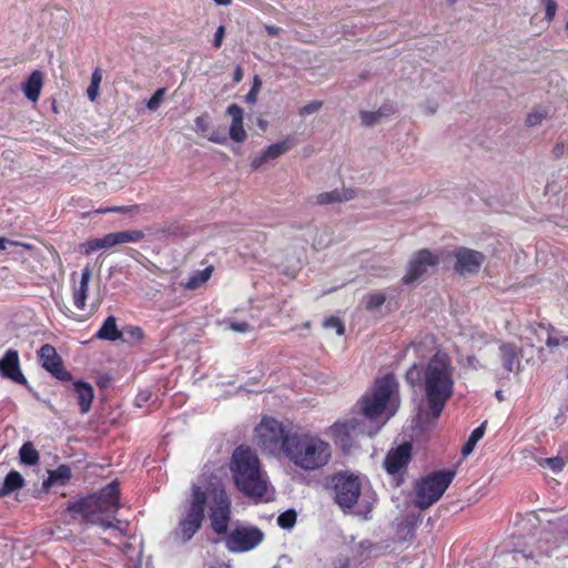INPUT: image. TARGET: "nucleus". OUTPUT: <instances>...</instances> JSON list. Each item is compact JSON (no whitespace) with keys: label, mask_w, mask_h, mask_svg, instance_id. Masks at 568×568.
<instances>
[{"label":"nucleus","mask_w":568,"mask_h":568,"mask_svg":"<svg viewBox=\"0 0 568 568\" xmlns=\"http://www.w3.org/2000/svg\"><path fill=\"white\" fill-rule=\"evenodd\" d=\"M398 382L393 374L375 379L374 386L361 398L357 414V435L373 437L399 407Z\"/></svg>","instance_id":"1"},{"label":"nucleus","mask_w":568,"mask_h":568,"mask_svg":"<svg viewBox=\"0 0 568 568\" xmlns=\"http://www.w3.org/2000/svg\"><path fill=\"white\" fill-rule=\"evenodd\" d=\"M283 454L296 468L315 471L329 464L331 444L312 432H290L283 442Z\"/></svg>","instance_id":"2"},{"label":"nucleus","mask_w":568,"mask_h":568,"mask_svg":"<svg viewBox=\"0 0 568 568\" xmlns=\"http://www.w3.org/2000/svg\"><path fill=\"white\" fill-rule=\"evenodd\" d=\"M454 366L446 353L437 352L424 372L425 392L430 410L438 416L453 395Z\"/></svg>","instance_id":"3"},{"label":"nucleus","mask_w":568,"mask_h":568,"mask_svg":"<svg viewBox=\"0 0 568 568\" xmlns=\"http://www.w3.org/2000/svg\"><path fill=\"white\" fill-rule=\"evenodd\" d=\"M231 470L236 487L245 495L262 498L267 490L265 474L261 470L257 456L250 448L239 447L234 450Z\"/></svg>","instance_id":"4"},{"label":"nucleus","mask_w":568,"mask_h":568,"mask_svg":"<svg viewBox=\"0 0 568 568\" xmlns=\"http://www.w3.org/2000/svg\"><path fill=\"white\" fill-rule=\"evenodd\" d=\"M118 483L112 481L105 486L99 494L88 496L79 501L69 505L68 509L80 514L87 521L100 525L103 528L114 527V513L119 508Z\"/></svg>","instance_id":"5"},{"label":"nucleus","mask_w":568,"mask_h":568,"mask_svg":"<svg viewBox=\"0 0 568 568\" xmlns=\"http://www.w3.org/2000/svg\"><path fill=\"white\" fill-rule=\"evenodd\" d=\"M455 477L453 470L435 471L415 485V505L419 509H427L434 505L446 491Z\"/></svg>","instance_id":"6"},{"label":"nucleus","mask_w":568,"mask_h":568,"mask_svg":"<svg viewBox=\"0 0 568 568\" xmlns=\"http://www.w3.org/2000/svg\"><path fill=\"white\" fill-rule=\"evenodd\" d=\"M206 495L200 487L194 486L190 505L179 520L174 536L178 540L186 542L197 532L204 518Z\"/></svg>","instance_id":"7"},{"label":"nucleus","mask_w":568,"mask_h":568,"mask_svg":"<svg viewBox=\"0 0 568 568\" xmlns=\"http://www.w3.org/2000/svg\"><path fill=\"white\" fill-rule=\"evenodd\" d=\"M328 483L335 503L344 513H352L355 506V475L348 470L336 471Z\"/></svg>","instance_id":"8"},{"label":"nucleus","mask_w":568,"mask_h":568,"mask_svg":"<svg viewBox=\"0 0 568 568\" xmlns=\"http://www.w3.org/2000/svg\"><path fill=\"white\" fill-rule=\"evenodd\" d=\"M287 433L282 423L265 417L254 429V440L264 452L273 454L278 447L283 452V442Z\"/></svg>","instance_id":"9"},{"label":"nucleus","mask_w":568,"mask_h":568,"mask_svg":"<svg viewBox=\"0 0 568 568\" xmlns=\"http://www.w3.org/2000/svg\"><path fill=\"white\" fill-rule=\"evenodd\" d=\"M264 539V534L256 527L239 526L225 538V546L232 552H245L257 547Z\"/></svg>","instance_id":"10"},{"label":"nucleus","mask_w":568,"mask_h":568,"mask_svg":"<svg viewBox=\"0 0 568 568\" xmlns=\"http://www.w3.org/2000/svg\"><path fill=\"white\" fill-rule=\"evenodd\" d=\"M231 519V501L224 490H215L210 504L211 527L217 535H225Z\"/></svg>","instance_id":"11"},{"label":"nucleus","mask_w":568,"mask_h":568,"mask_svg":"<svg viewBox=\"0 0 568 568\" xmlns=\"http://www.w3.org/2000/svg\"><path fill=\"white\" fill-rule=\"evenodd\" d=\"M439 263L437 254L428 251L420 250L413 254L410 257L406 274L403 277L405 284H412L422 280L426 274L429 273Z\"/></svg>","instance_id":"12"},{"label":"nucleus","mask_w":568,"mask_h":568,"mask_svg":"<svg viewBox=\"0 0 568 568\" xmlns=\"http://www.w3.org/2000/svg\"><path fill=\"white\" fill-rule=\"evenodd\" d=\"M455 257V268L462 275L477 273L485 261V256L480 252L467 247H459Z\"/></svg>","instance_id":"13"},{"label":"nucleus","mask_w":568,"mask_h":568,"mask_svg":"<svg viewBox=\"0 0 568 568\" xmlns=\"http://www.w3.org/2000/svg\"><path fill=\"white\" fill-rule=\"evenodd\" d=\"M39 357L43 368L54 377L61 381L71 379V375L64 369L62 361L53 346L44 344L39 351Z\"/></svg>","instance_id":"14"},{"label":"nucleus","mask_w":568,"mask_h":568,"mask_svg":"<svg viewBox=\"0 0 568 568\" xmlns=\"http://www.w3.org/2000/svg\"><path fill=\"white\" fill-rule=\"evenodd\" d=\"M412 457V445L404 443L394 449H390L385 458L384 466L388 474H399L405 469Z\"/></svg>","instance_id":"15"},{"label":"nucleus","mask_w":568,"mask_h":568,"mask_svg":"<svg viewBox=\"0 0 568 568\" xmlns=\"http://www.w3.org/2000/svg\"><path fill=\"white\" fill-rule=\"evenodd\" d=\"M293 146V139L291 136H286L280 142L268 145L264 149L261 154L256 155L252 159L251 166L253 170H258L265 163L280 158L285 154Z\"/></svg>","instance_id":"16"},{"label":"nucleus","mask_w":568,"mask_h":568,"mask_svg":"<svg viewBox=\"0 0 568 568\" xmlns=\"http://www.w3.org/2000/svg\"><path fill=\"white\" fill-rule=\"evenodd\" d=\"M355 433L354 418L338 420L331 427V436L336 445L343 450H351L353 447V434Z\"/></svg>","instance_id":"17"},{"label":"nucleus","mask_w":568,"mask_h":568,"mask_svg":"<svg viewBox=\"0 0 568 568\" xmlns=\"http://www.w3.org/2000/svg\"><path fill=\"white\" fill-rule=\"evenodd\" d=\"M226 114L231 116V124L229 129L230 139L236 143H243L247 138V133L243 123V109L240 105L233 103L227 106Z\"/></svg>","instance_id":"18"},{"label":"nucleus","mask_w":568,"mask_h":568,"mask_svg":"<svg viewBox=\"0 0 568 568\" xmlns=\"http://www.w3.org/2000/svg\"><path fill=\"white\" fill-rule=\"evenodd\" d=\"M376 501L377 496L375 491H373L368 485H363L357 481V506H361V508L357 509V516L364 520L371 519V513Z\"/></svg>","instance_id":"19"},{"label":"nucleus","mask_w":568,"mask_h":568,"mask_svg":"<svg viewBox=\"0 0 568 568\" xmlns=\"http://www.w3.org/2000/svg\"><path fill=\"white\" fill-rule=\"evenodd\" d=\"M0 373L17 383H26V378L20 371L17 351L9 349L4 357L0 359Z\"/></svg>","instance_id":"20"},{"label":"nucleus","mask_w":568,"mask_h":568,"mask_svg":"<svg viewBox=\"0 0 568 568\" xmlns=\"http://www.w3.org/2000/svg\"><path fill=\"white\" fill-rule=\"evenodd\" d=\"M353 196L354 194L352 190L342 187L316 194L313 197V203L316 205L343 203L352 200Z\"/></svg>","instance_id":"21"},{"label":"nucleus","mask_w":568,"mask_h":568,"mask_svg":"<svg viewBox=\"0 0 568 568\" xmlns=\"http://www.w3.org/2000/svg\"><path fill=\"white\" fill-rule=\"evenodd\" d=\"M536 334L540 341H545L546 345L550 349L565 346L568 343V335H564L552 326L546 327L544 325H539Z\"/></svg>","instance_id":"22"},{"label":"nucleus","mask_w":568,"mask_h":568,"mask_svg":"<svg viewBox=\"0 0 568 568\" xmlns=\"http://www.w3.org/2000/svg\"><path fill=\"white\" fill-rule=\"evenodd\" d=\"M499 355L503 367L511 373L519 367V349L513 343H501L499 345Z\"/></svg>","instance_id":"23"},{"label":"nucleus","mask_w":568,"mask_h":568,"mask_svg":"<svg viewBox=\"0 0 568 568\" xmlns=\"http://www.w3.org/2000/svg\"><path fill=\"white\" fill-rule=\"evenodd\" d=\"M42 87L43 73L39 70H34L22 84V91L29 101L37 102L39 100Z\"/></svg>","instance_id":"24"},{"label":"nucleus","mask_w":568,"mask_h":568,"mask_svg":"<svg viewBox=\"0 0 568 568\" xmlns=\"http://www.w3.org/2000/svg\"><path fill=\"white\" fill-rule=\"evenodd\" d=\"M91 277H92V271L88 266L84 267L81 273L79 286L74 288L73 294H72L74 306L78 310H84V307H85V301H87L89 283L91 281Z\"/></svg>","instance_id":"25"},{"label":"nucleus","mask_w":568,"mask_h":568,"mask_svg":"<svg viewBox=\"0 0 568 568\" xmlns=\"http://www.w3.org/2000/svg\"><path fill=\"white\" fill-rule=\"evenodd\" d=\"M115 246L114 235L112 233H108L102 237L90 239L87 242L80 245V250L83 254L90 255L95 251L103 248H112Z\"/></svg>","instance_id":"26"},{"label":"nucleus","mask_w":568,"mask_h":568,"mask_svg":"<svg viewBox=\"0 0 568 568\" xmlns=\"http://www.w3.org/2000/svg\"><path fill=\"white\" fill-rule=\"evenodd\" d=\"M435 349V339L432 335H426L419 339L414 341L407 348L406 353L424 358L433 353Z\"/></svg>","instance_id":"27"},{"label":"nucleus","mask_w":568,"mask_h":568,"mask_svg":"<svg viewBox=\"0 0 568 568\" xmlns=\"http://www.w3.org/2000/svg\"><path fill=\"white\" fill-rule=\"evenodd\" d=\"M74 390L77 393L78 403L81 407V412L88 413L91 407L92 399L94 397L92 386L84 382H75Z\"/></svg>","instance_id":"28"},{"label":"nucleus","mask_w":568,"mask_h":568,"mask_svg":"<svg viewBox=\"0 0 568 568\" xmlns=\"http://www.w3.org/2000/svg\"><path fill=\"white\" fill-rule=\"evenodd\" d=\"M24 485V479L19 471L12 470L10 471L0 487V498L10 495L11 493L22 488Z\"/></svg>","instance_id":"29"},{"label":"nucleus","mask_w":568,"mask_h":568,"mask_svg":"<svg viewBox=\"0 0 568 568\" xmlns=\"http://www.w3.org/2000/svg\"><path fill=\"white\" fill-rule=\"evenodd\" d=\"M194 125L195 131L204 136H207V139L211 142L223 144L226 141L225 136H219L214 133L207 134L210 130V122H209V115L206 113L201 114L194 119Z\"/></svg>","instance_id":"30"},{"label":"nucleus","mask_w":568,"mask_h":568,"mask_svg":"<svg viewBox=\"0 0 568 568\" xmlns=\"http://www.w3.org/2000/svg\"><path fill=\"white\" fill-rule=\"evenodd\" d=\"M97 336L101 339H106V341H116V339L121 338L122 334L118 329L116 320L114 316H109L104 321V323L101 326V328L99 329Z\"/></svg>","instance_id":"31"},{"label":"nucleus","mask_w":568,"mask_h":568,"mask_svg":"<svg viewBox=\"0 0 568 568\" xmlns=\"http://www.w3.org/2000/svg\"><path fill=\"white\" fill-rule=\"evenodd\" d=\"M115 246L126 243H138L144 240L145 234L141 230H125L113 232Z\"/></svg>","instance_id":"32"},{"label":"nucleus","mask_w":568,"mask_h":568,"mask_svg":"<svg viewBox=\"0 0 568 568\" xmlns=\"http://www.w3.org/2000/svg\"><path fill=\"white\" fill-rule=\"evenodd\" d=\"M394 113L392 106H383L377 111L362 112L361 119L364 125L371 126L377 124L383 118H387Z\"/></svg>","instance_id":"33"},{"label":"nucleus","mask_w":568,"mask_h":568,"mask_svg":"<svg viewBox=\"0 0 568 568\" xmlns=\"http://www.w3.org/2000/svg\"><path fill=\"white\" fill-rule=\"evenodd\" d=\"M213 273V266H207L202 271H199L194 274H192L189 278V281L184 284V287L187 290H196L204 285Z\"/></svg>","instance_id":"34"},{"label":"nucleus","mask_w":568,"mask_h":568,"mask_svg":"<svg viewBox=\"0 0 568 568\" xmlns=\"http://www.w3.org/2000/svg\"><path fill=\"white\" fill-rule=\"evenodd\" d=\"M71 477V470L68 466L61 465L57 469L49 473L48 479L43 483L45 487L55 484H64Z\"/></svg>","instance_id":"35"},{"label":"nucleus","mask_w":568,"mask_h":568,"mask_svg":"<svg viewBox=\"0 0 568 568\" xmlns=\"http://www.w3.org/2000/svg\"><path fill=\"white\" fill-rule=\"evenodd\" d=\"M485 428H486V422H484L480 426H478L477 428H475L470 436L468 437L466 444L464 445L463 449H462V454L464 456H468L469 454L473 453L476 444L483 438V436L485 435Z\"/></svg>","instance_id":"36"},{"label":"nucleus","mask_w":568,"mask_h":568,"mask_svg":"<svg viewBox=\"0 0 568 568\" xmlns=\"http://www.w3.org/2000/svg\"><path fill=\"white\" fill-rule=\"evenodd\" d=\"M21 463L26 465H36L39 462V453L30 443L22 445L19 452Z\"/></svg>","instance_id":"37"},{"label":"nucleus","mask_w":568,"mask_h":568,"mask_svg":"<svg viewBox=\"0 0 568 568\" xmlns=\"http://www.w3.org/2000/svg\"><path fill=\"white\" fill-rule=\"evenodd\" d=\"M568 462V456L542 458L538 462L541 467L550 468L555 474L561 471Z\"/></svg>","instance_id":"38"},{"label":"nucleus","mask_w":568,"mask_h":568,"mask_svg":"<svg viewBox=\"0 0 568 568\" xmlns=\"http://www.w3.org/2000/svg\"><path fill=\"white\" fill-rule=\"evenodd\" d=\"M102 81V73L100 69H95L91 77V83L87 90L90 101H94L99 95V88Z\"/></svg>","instance_id":"39"},{"label":"nucleus","mask_w":568,"mask_h":568,"mask_svg":"<svg viewBox=\"0 0 568 568\" xmlns=\"http://www.w3.org/2000/svg\"><path fill=\"white\" fill-rule=\"evenodd\" d=\"M385 300L386 297L383 293H374L363 297V303L368 311L375 312L385 303Z\"/></svg>","instance_id":"40"},{"label":"nucleus","mask_w":568,"mask_h":568,"mask_svg":"<svg viewBox=\"0 0 568 568\" xmlns=\"http://www.w3.org/2000/svg\"><path fill=\"white\" fill-rule=\"evenodd\" d=\"M296 511L293 509H288L277 517V524L281 528L292 529L296 524Z\"/></svg>","instance_id":"41"},{"label":"nucleus","mask_w":568,"mask_h":568,"mask_svg":"<svg viewBox=\"0 0 568 568\" xmlns=\"http://www.w3.org/2000/svg\"><path fill=\"white\" fill-rule=\"evenodd\" d=\"M165 93H166L165 88L158 89L154 92V94L151 97V99L146 102V108L152 112L156 111L159 109V106L161 105V103L163 102Z\"/></svg>","instance_id":"42"},{"label":"nucleus","mask_w":568,"mask_h":568,"mask_svg":"<svg viewBox=\"0 0 568 568\" xmlns=\"http://www.w3.org/2000/svg\"><path fill=\"white\" fill-rule=\"evenodd\" d=\"M547 116V112L541 109L532 110L528 113L526 118V124L528 126H537L539 125Z\"/></svg>","instance_id":"43"},{"label":"nucleus","mask_w":568,"mask_h":568,"mask_svg":"<svg viewBox=\"0 0 568 568\" xmlns=\"http://www.w3.org/2000/svg\"><path fill=\"white\" fill-rule=\"evenodd\" d=\"M261 87H262V81L261 79L255 75L254 77V80H253V85H252V89L250 90V92L246 94L245 99L248 103H252L254 104L257 100V94L261 90Z\"/></svg>","instance_id":"44"},{"label":"nucleus","mask_w":568,"mask_h":568,"mask_svg":"<svg viewBox=\"0 0 568 568\" xmlns=\"http://www.w3.org/2000/svg\"><path fill=\"white\" fill-rule=\"evenodd\" d=\"M323 103L321 101H312L302 106L298 111L301 116L314 114L322 109Z\"/></svg>","instance_id":"45"},{"label":"nucleus","mask_w":568,"mask_h":568,"mask_svg":"<svg viewBox=\"0 0 568 568\" xmlns=\"http://www.w3.org/2000/svg\"><path fill=\"white\" fill-rule=\"evenodd\" d=\"M100 213H122V214H132L138 212V206H112L103 210H99Z\"/></svg>","instance_id":"46"},{"label":"nucleus","mask_w":568,"mask_h":568,"mask_svg":"<svg viewBox=\"0 0 568 568\" xmlns=\"http://www.w3.org/2000/svg\"><path fill=\"white\" fill-rule=\"evenodd\" d=\"M324 327L325 328H334L336 331L337 335L344 334V325L337 317L332 316V317H328L327 320H325Z\"/></svg>","instance_id":"47"},{"label":"nucleus","mask_w":568,"mask_h":568,"mask_svg":"<svg viewBox=\"0 0 568 568\" xmlns=\"http://www.w3.org/2000/svg\"><path fill=\"white\" fill-rule=\"evenodd\" d=\"M542 2L545 3L546 19L551 21L556 16L557 3L555 0H542Z\"/></svg>","instance_id":"48"},{"label":"nucleus","mask_w":568,"mask_h":568,"mask_svg":"<svg viewBox=\"0 0 568 568\" xmlns=\"http://www.w3.org/2000/svg\"><path fill=\"white\" fill-rule=\"evenodd\" d=\"M420 371L416 364H413L412 367L406 373V379L410 384H415L419 381Z\"/></svg>","instance_id":"49"},{"label":"nucleus","mask_w":568,"mask_h":568,"mask_svg":"<svg viewBox=\"0 0 568 568\" xmlns=\"http://www.w3.org/2000/svg\"><path fill=\"white\" fill-rule=\"evenodd\" d=\"M224 37H225V27L220 26L214 34L213 47L219 49L223 43Z\"/></svg>","instance_id":"50"},{"label":"nucleus","mask_w":568,"mask_h":568,"mask_svg":"<svg viewBox=\"0 0 568 568\" xmlns=\"http://www.w3.org/2000/svg\"><path fill=\"white\" fill-rule=\"evenodd\" d=\"M230 328L234 332L245 333L250 331V325L246 322L232 323Z\"/></svg>","instance_id":"51"},{"label":"nucleus","mask_w":568,"mask_h":568,"mask_svg":"<svg viewBox=\"0 0 568 568\" xmlns=\"http://www.w3.org/2000/svg\"><path fill=\"white\" fill-rule=\"evenodd\" d=\"M19 244L17 241H11L7 237H0V251L7 250L9 245Z\"/></svg>","instance_id":"52"},{"label":"nucleus","mask_w":568,"mask_h":568,"mask_svg":"<svg viewBox=\"0 0 568 568\" xmlns=\"http://www.w3.org/2000/svg\"><path fill=\"white\" fill-rule=\"evenodd\" d=\"M265 29L270 36H278L281 33V29L275 26L266 24Z\"/></svg>","instance_id":"53"},{"label":"nucleus","mask_w":568,"mask_h":568,"mask_svg":"<svg viewBox=\"0 0 568 568\" xmlns=\"http://www.w3.org/2000/svg\"><path fill=\"white\" fill-rule=\"evenodd\" d=\"M242 78H243V71L239 67V68H236L235 72H234V81L240 82L242 80Z\"/></svg>","instance_id":"54"},{"label":"nucleus","mask_w":568,"mask_h":568,"mask_svg":"<svg viewBox=\"0 0 568 568\" xmlns=\"http://www.w3.org/2000/svg\"><path fill=\"white\" fill-rule=\"evenodd\" d=\"M217 6H230L232 0H213Z\"/></svg>","instance_id":"55"},{"label":"nucleus","mask_w":568,"mask_h":568,"mask_svg":"<svg viewBox=\"0 0 568 568\" xmlns=\"http://www.w3.org/2000/svg\"><path fill=\"white\" fill-rule=\"evenodd\" d=\"M258 126H260L263 131H265V130H266V128H267V121H266V120H264V119H260V120H258Z\"/></svg>","instance_id":"56"},{"label":"nucleus","mask_w":568,"mask_h":568,"mask_svg":"<svg viewBox=\"0 0 568 568\" xmlns=\"http://www.w3.org/2000/svg\"><path fill=\"white\" fill-rule=\"evenodd\" d=\"M19 243V246H22L23 248L26 250H32L33 246L31 244H28V243H21V242H18ZM18 246V244H16Z\"/></svg>","instance_id":"57"},{"label":"nucleus","mask_w":568,"mask_h":568,"mask_svg":"<svg viewBox=\"0 0 568 568\" xmlns=\"http://www.w3.org/2000/svg\"><path fill=\"white\" fill-rule=\"evenodd\" d=\"M140 398H141L142 400H148V398H149V394H146V393H142V394H140V395H139L138 399H140Z\"/></svg>","instance_id":"58"},{"label":"nucleus","mask_w":568,"mask_h":568,"mask_svg":"<svg viewBox=\"0 0 568 568\" xmlns=\"http://www.w3.org/2000/svg\"><path fill=\"white\" fill-rule=\"evenodd\" d=\"M496 396L499 400H503V395H501V392L500 390H497L496 392Z\"/></svg>","instance_id":"59"},{"label":"nucleus","mask_w":568,"mask_h":568,"mask_svg":"<svg viewBox=\"0 0 568 568\" xmlns=\"http://www.w3.org/2000/svg\"><path fill=\"white\" fill-rule=\"evenodd\" d=\"M447 2H448L449 4H455V3L457 2V0H447Z\"/></svg>","instance_id":"60"},{"label":"nucleus","mask_w":568,"mask_h":568,"mask_svg":"<svg viewBox=\"0 0 568 568\" xmlns=\"http://www.w3.org/2000/svg\"><path fill=\"white\" fill-rule=\"evenodd\" d=\"M565 30L568 32V21L566 22Z\"/></svg>","instance_id":"61"}]
</instances>
